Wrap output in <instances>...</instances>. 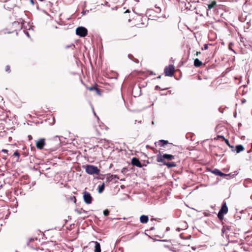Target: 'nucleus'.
<instances>
[{
  "label": "nucleus",
  "instance_id": "11",
  "mask_svg": "<svg viewBox=\"0 0 252 252\" xmlns=\"http://www.w3.org/2000/svg\"><path fill=\"white\" fill-rule=\"evenodd\" d=\"M158 145L160 147H164L165 145H167L169 144L171 145H173L172 143H169L167 140H160L158 142Z\"/></svg>",
  "mask_w": 252,
  "mask_h": 252
},
{
  "label": "nucleus",
  "instance_id": "13",
  "mask_svg": "<svg viewBox=\"0 0 252 252\" xmlns=\"http://www.w3.org/2000/svg\"><path fill=\"white\" fill-rule=\"evenodd\" d=\"M94 243L95 244L94 252H101L100 244L97 241H95Z\"/></svg>",
  "mask_w": 252,
  "mask_h": 252
},
{
  "label": "nucleus",
  "instance_id": "29",
  "mask_svg": "<svg viewBox=\"0 0 252 252\" xmlns=\"http://www.w3.org/2000/svg\"><path fill=\"white\" fill-rule=\"evenodd\" d=\"M228 146L231 149V151L232 152H234L235 151V150L234 149V146L231 145L230 144Z\"/></svg>",
  "mask_w": 252,
  "mask_h": 252
},
{
  "label": "nucleus",
  "instance_id": "3",
  "mask_svg": "<svg viewBox=\"0 0 252 252\" xmlns=\"http://www.w3.org/2000/svg\"><path fill=\"white\" fill-rule=\"evenodd\" d=\"M86 172L90 175H99L100 170L96 167L93 165H87L85 166Z\"/></svg>",
  "mask_w": 252,
  "mask_h": 252
},
{
  "label": "nucleus",
  "instance_id": "32",
  "mask_svg": "<svg viewBox=\"0 0 252 252\" xmlns=\"http://www.w3.org/2000/svg\"><path fill=\"white\" fill-rule=\"evenodd\" d=\"M113 179L114 178H117V179H118V177L117 175H113Z\"/></svg>",
  "mask_w": 252,
  "mask_h": 252
},
{
  "label": "nucleus",
  "instance_id": "16",
  "mask_svg": "<svg viewBox=\"0 0 252 252\" xmlns=\"http://www.w3.org/2000/svg\"><path fill=\"white\" fill-rule=\"evenodd\" d=\"M217 5V2L215 0H213L211 2L210 4H208V9H211Z\"/></svg>",
  "mask_w": 252,
  "mask_h": 252
},
{
  "label": "nucleus",
  "instance_id": "35",
  "mask_svg": "<svg viewBox=\"0 0 252 252\" xmlns=\"http://www.w3.org/2000/svg\"><path fill=\"white\" fill-rule=\"evenodd\" d=\"M126 12H129V10H126V11L125 12V13H126Z\"/></svg>",
  "mask_w": 252,
  "mask_h": 252
},
{
  "label": "nucleus",
  "instance_id": "23",
  "mask_svg": "<svg viewBox=\"0 0 252 252\" xmlns=\"http://www.w3.org/2000/svg\"><path fill=\"white\" fill-rule=\"evenodd\" d=\"M128 57H129V59H130L131 60H132L135 63H138V60L137 59H135V60H133V56L132 55H128Z\"/></svg>",
  "mask_w": 252,
  "mask_h": 252
},
{
  "label": "nucleus",
  "instance_id": "20",
  "mask_svg": "<svg viewBox=\"0 0 252 252\" xmlns=\"http://www.w3.org/2000/svg\"><path fill=\"white\" fill-rule=\"evenodd\" d=\"M96 93V94L98 95H101V90L97 88V87L95 89V90L94 91Z\"/></svg>",
  "mask_w": 252,
  "mask_h": 252
},
{
  "label": "nucleus",
  "instance_id": "24",
  "mask_svg": "<svg viewBox=\"0 0 252 252\" xmlns=\"http://www.w3.org/2000/svg\"><path fill=\"white\" fill-rule=\"evenodd\" d=\"M5 70L6 72L9 73L11 71L10 66L8 65H6L5 66Z\"/></svg>",
  "mask_w": 252,
  "mask_h": 252
},
{
  "label": "nucleus",
  "instance_id": "9",
  "mask_svg": "<svg viewBox=\"0 0 252 252\" xmlns=\"http://www.w3.org/2000/svg\"><path fill=\"white\" fill-rule=\"evenodd\" d=\"M212 172L216 175H218L220 177H225L226 179H228L226 177H228L229 176L228 174H226L223 173L222 172H221L220 170H219L218 169H215L214 170H213L212 171Z\"/></svg>",
  "mask_w": 252,
  "mask_h": 252
},
{
  "label": "nucleus",
  "instance_id": "2",
  "mask_svg": "<svg viewBox=\"0 0 252 252\" xmlns=\"http://www.w3.org/2000/svg\"><path fill=\"white\" fill-rule=\"evenodd\" d=\"M228 209L225 202H223L221 208L220 210L218 217L220 221H222L224 219V215L226 214L228 212Z\"/></svg>",
  "mask_w": 252,
  "mask_h": 252
},
{
  "label": "nucleus",
  "instance_id": "8",
  "mask_svg": "<svg viewBox=\"0 0 252 252\" xmlns=\"http://www.w3.org/2000/svg\"><path fill=\"white\" fill-rule=\"evenodd\" d=\"M37 240V239L36 238H29L27 239L26 243L28 246H29L31 248L34 249L36 246V245L35 244V241Z\"/></svg>",
  "mask_w": 252,
  "mask_h": 252
},
{
  "label": "nucleus",
  "instance_id": "1",
  "mask_svg": "<svg viewBox=\"0 0 252 252\" xmlns=\"http://www.w3.org/2000/svg\"><path fill=\"white\" fill-rule=\"evenodd\" d=\"M175 158V156L170 154H165L161 155L160 153L157 155V161L158 162H161L163 165H166L168 168L177 166L175 162H168L165 160H172Z\"/></svg>",
  "mask_w": 252,
  "mask_h": 252
},
{
  "label": "nucleus",
  "instance_id": "22",
  "mask_svg": "<svg viewBox=\"0 0 252 252\" xmlns=\"http://www.w3.org/2000/svg\"><path fill=\"white\" fill-rule=\"evenodd\" d=\"M109 211L108 210V209H106L105 210H104L103 211V215L105 216H108L109 214Z\"/></svg>",
  "mask_w": 252,
  "mask_h": 252
},
{
  "label": "nucleus",
  "instance_id": "30",
  "mask_svg": "<svg viewBox=\"0 0 252 252\" xmlns=\"http://www.w3.org/2000/svg\"><path fill=\"white\" fill-rule=\"evenodd\" d=\"M208 45L207 44H204V50H207L208 49ZM202 49H203V48H202Z\"/></svg>",
  "mask_w": 252,
  "mask_h": 252
},
{
  "label": "nucleus",
  "instance_id": "19",
  "mask_svg": "<svg viewBox=\"0 0 252 252\" xmlns=\"http://www.w3.org/2000/svg\"><path fill=\"white\" fill-rule=\"evenodd\" d=\"M113 179V175H111L110 174H107L106 176V182H110Z\"/></svg>",
  "mask_w": 252,
  "mask_h": 252
},
{
  "label": "nucleus",
  "instance_id": "12",
  "mask_svg": "<svg viewBox=\"0 0 252 252\" xmlns=\"http://www.w3.org/2000/svg\"><path fill=\"white\" fill-rule=\"evenodd\" d=\"M140 222L142 223H146L149 221V217L147 216L142 215L140 218Z\"/></svg>",
  "mask_w": 252,
  "mask_h": 252
},
{
  "label": "nucleus",
  "instance_id": "25",
  "mask_svg": "<svg viewBox=\"0 0 252 252\" xmlns=\"http://www.w3.org/2000/svg\"><path fill=\"white\" fill-rule=\"evenodd\" d=\"M13 26H19V28L20 29H21V26L20 25V23L19 22H14V23H13L12 24Z\"/></svg>",
  "mask_w": 252,
  "mask_h": 252
},
{
  "label": "nucleus",
  "instance_id": "31",
  "mask_svg": "<svg viewBox=\"0 0 252 252\" xmlns=\"http://www.w3.org/2000/svg\"><path fill=\"white\" fill-rule=\"evenodd\" d=\"M30 2H31V3L32 5H34V0H30Z\"/></svg>",
  "mask_w": 252,
  "mask_h": 252
},
{
  "label": "nucleus",
  "instance_id": "34",
  "mask_svg": "<svg viewBox=\"0 0 252 252\" xmlns=\"http://www.w3.org/2000/svg\"><path fill=\"white\" fill-rule=\"evenodd\" d=\"M28 137H29L30 140L32 139V136L31 135H29Z\"/></svg>",
  "mask_w": 252,
  "mask_h": 252
},
{
  "label": "nucleus",
  "instance_id": "17",
  "mask_svg": "<svg viewBox=\"0 0 252 252\" xmlns=\"http://www.w3.org/2000/svg\"><path fill=\"white\" fill-rule=\"evenodd\" d=\"M20 156V153H19L18 150H17L15 151H14L13 156L17 157V160H16L17 161H19Z\"/></svg>",
  "mask_w": 252,
  "mask_h": 252
},
{
  "label": "nucleus",
  "instance_id": "5",
  "mask_svg": "<svg viewBox=\"0 0 252 252\" xmlns=\"http://www.w3.org/2000/svg\"><path fill=\"white\" fill-rule=\"evenodd\" d=\"M76 33L80 37H85L87 35V30L83 27H80L76 29Z\"/></svg>",
  "mask_w": 252,
  "mask_h": 252
},
{
  "label": "nucleus",
  "instance_id": "33",
  "mask_svg": "<svg viewBox=\"0 0 252 252\" xmlns=\"http://www.w3.org/2000/svg\"><path fill=\"white\" fill-rule=\"evenodd\" d=\"M201 54V52H199V51H198V52H196V56H198V55H199V54Z\"/></svg>",
  "mask_w": 252,
  "mask_h": 252
},
{
  "label": "nucleus",
  "instance_id": "15",
  "mask_svg": "<svg viewBox=\"0 0 252 252\" xmlns=\"http://www.w3.org/2000/svg\"><path fill=\"white\" fill-rule=\"evenodd\" d=\"M202 63L201 61L199 60L198 59H194V65L196 67H198L201 66L202 65Z\"/></svg>",
  "mask_w": 252,
  "mask_h": 252
},
{
  "label": "nucleus",
  "instance_id": "18",
  "mask_svg": "<svg viewBox=\"0 0 252 252\" xmlns=\"http://www.w3.org/2000/svg\"><path fill=\"white\" fill-rule=\"evenodd\" d=\"M104 188H105V184H104V183H103V184L101 186H99L98 187V192L99 193L102 192L104 189Z\"/></svg>",
  "mask_w": 252,
  "mask_h": 252
},
{
  "label": "nucleus",
  "instance_id": "27",
  "mask_svg": "<svg viewBox=\"0 0 252 252\" xmlns=\"http://www.w3.org/2000/svg\"><path fill=\"white\" fill-rule=\"evenodd\" d=\"M1 152L8 155V151L6 149H2Z\"/></svg>",
  "mask_w": 252,
  "mask_h": 252
},
{
  "label": "nucleus",
  "instance_id": "6",
  "mask_svg": "<svg viewBox=\"0 0 252 252\" xmlns=\"http://www.w3.org/2000/svg\"><path fill=\"white\" fill-rule=\"evenodd\" d=\"M83 199L87 204H91L93 201V197L90 193L86 191L83 192Z\"/></svg>",
  "mask_w": 252,
  "mask_h": 252
},
{
  "label": "nucleus",
  "instance_id": "10",
  "mask_svg": "<svg viewBox=\"0 0 252 252\" xmlns=\"http://www.w3.org/2000/svg\"><path fill=\"white\" fill-rule=\"evenodd\" d=\"M131 164L134 166H136L138 167H142V165L140 162L139 159L137 158H133L131 159Z\"/></svg>",
  "mask_w": 252,
  "mask_h": 252
},
{
  "label": "nucleus",
  "instance_id": "28",
  "mask_svg": "<svg viewBox=\"0 0 252 252\" xmlns=\"http://www.w3.org/2000/svg\"><path fill=\"white\" fill-rule=\"evenodd\" d=\"M225 142V143L228 145L229 146L230 145V143L229 142V141L227 139H225L224 140H223Z\"/></svg>",
  "mask_w": 252,
  "mask_h": 252
},
{
  "label": "nucleus",
  "instance_id": "4",
  "mask_svg": "<svg viewBox=\"0 0 252 252\" xmlns=\"http://www.w3.org/2000/svg\"><path fill=\"white\" fill-rule=\"evenodd\" d=\"M164 73L165 76H172L175 72V68L173 65L170 64L168 66H166L164 68Z\"/></svg>",
  "mask_w": 252,
  "mask_h": 252
},
{
  "label": "nucleus",
  "instance_id": "26",
  "mask_svg": "<svg viewBox=\"0 0 252 252\" xmlns=\"http://www.w3.org/2000/svg\"><path fill=\"white\" fill-rule=\"evenodd\" d=\"M217 140L219 139H222L223 140L225 139V138L222 135H218L216 138Z\"/></svg>",
  "mask_w": 252,
  "mask_h": 252
},
{
  "label": "nucleus",
  "instance_id": "21",
  "mask_svg": "<svg viewBox=\"0 0 252 252\" xmlns=\"http://www.w3.org/2000/svg\"><path fill=\"white\" fill-rule=\"evenodd\" d=\"M96 87L95 86H92V87H87V89L89 90L90 91H94L96 89Z\"/></svg>",
  "mask_w": 252,
  "mask_h": 252
},
{
  "label": "nucleus",
  "instance_id": "7",
  "mask_svg": "<svg viewBox=\"0 0 252 252\" xmlns=\"http://www.w3.org/2000/svg\"><path fill=\"white\" fill-rule=\"evenodd\" d=\"M35 145L38 149H43L45 145V139L44 138H40L38 139L36 141Z\"/></svg>",
  "mask_w": 252,
  "mask_h": 252
},
{
  "label": "nucleus",
  "instance_id": "14",
  "mask_svg": "<svg viewBox=\"0 0 252 252\" xmlns=\"http://www.w3.org/2000/svg\"><path fill=\"white\" fill-rule=\"evenodd\" d=\"M245 150V148L242 145H238L236 146L235 151L237 153H239Z\"/></svg>",
  "mask_w": 252,
  "mask_h": 252
}]
</instances>
